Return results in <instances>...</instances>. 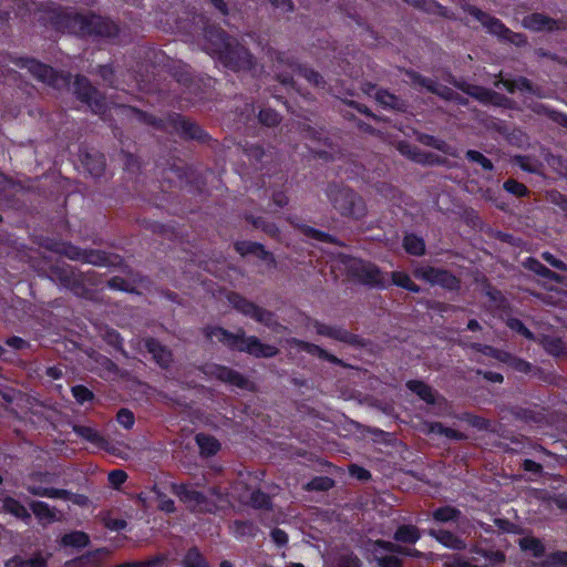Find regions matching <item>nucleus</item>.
Returning <instances> with one entry per match:
<instances>
[{
	"mask_svg": "<svg viewBox=\"0 0 567 567\" xmlns=\"http://www.w3.org/2000/svg\"><path fill=\"white\" fill-rule=\"evenodd\" d=\"M195 442L199 447V453L204 457L215 456L221 449L219 441L206 433H198L195 436Z\"/></svg>",
	"mask_w": 567,
	"mask_h": 567,
	"instance_id": "36",
	"label": "nucleus"
},
{
	"mask_svg": "<svg viewBox=\"0 0 567 567\" xmlns=\"http://www.w3.org/2000/svg\"><path fill=\"white\" fill-rule=\"evenodd\" d=\"M464 93L481 102L484 105L488 104L492 90L481 85L464 84L458 86Z\"/></svg>",
	"mask_w": 567,
	"mask_h": 567,
	"instance_id": "47",
	"label": "nucleus"
},
{
	"mask_svg": "<svg viewBox=\"0 0 567 567\" xmlns=\"http://www.w3.org/2000/svg\"><path fill=\"white\" fill-rule=\"evenodd\" d=\"M503 188L507 193L516 196V197H527L529 195V189L527 186L514 178H508L503 183Z\"/></svg>",
	"mask_w": 567,
	"mask_h": 567,
	"instance_id": "57",
	"label": "nucleus"
},
{
	"mask_svg": "<svg viewBox=\"0 0 567 567\" xmlns=\"http://www.w3.org/2000/svg\"><path fill=\"white\" fill-rule=\"evenodd\" d=\"M83 258V264H90L97 267L116 266L122 262V258L118 255L93 248L84 249Z\"/></svg>",
	"mask_w": 567,
	"mask_h": 567,
	"instance_id": "28",
	"label": "nucleus"
},
{
	"mask_svg": "<svg viewBox=\"0 0 567 567\" xmlns=\"http://www.w3.org/2000/svg\"><path fill=\"white\" fill-rule=\"evenodd\" d=\"M236 252L245 257L248 255H255L258 259L267 262L275 264L276 259L271 251L267 250L265 246L257 241L250 240H237L234 244Z\"/></svg>",
	"mask_w": 567,
	"mask_h": 567,
	"instance_id": "23",
	"label": "nucleus"
},
{
	"mask_svg": "<svg viewBox=\"0 0 567 567\" xmlns=\"http://www.w3.org/2000/svg\"><path fill=\"white\" fill-rule=\"evenodd\" d=\"M10 62L19 69L28 70L34 79L54 89H61L70 85V73H61L51 65L42 63L34 58L12 56L10 58Z\"/></svg>",
	"mask_w": 567,
	"mask_h": 567,
	"instance_id": "9",
	"label": "nucleus"
},
{
	"mask_svg": "<svg viewBox=\"0 0 567 567\" xmlns=\"http://www.w3.org/2000/svg\"><path fill=\"white\" fill-rule=\"evenodd\" d=\"M104 340L107 344L113 347L116 351H120L122 353L125 352L124 347H123L124 340H123L122 336L120 334V332H117L116 330H114V329L107 330L104 334Z\"/></svg>",
	"mask_w": 567,
	"mask_h": 567,
	"instance_id": "63",
	"label": "nucleus"
},
{
	"mask_svg": "<svg viewBox=\"0 0 567 567\" xmlns=\"http://www.w3.org/2000/svg\"><path fill=\"white\" fill-rule=\"evenodd\" d=\"M277 69L276 79L287 89L295 90L296 82L293 74H297L313 86H323L326 84L323 76L315 69L300 63L295 56L279 52L276 56Z\"/></svg>",
	"mask_w": 567,
	"mask_h": 567,
	"instance_id": "7",
	"label": "nucleus"
},
{
	"mask_svg": "<svg viewBox=\"0 0 567 567\" xmlns=\"http://www.w3.org/2000/svg\"><path fill=\"white\" fill-rule=\"evenodd\" d=\"M205 51L225 68L234 71H251L256 61L248 48L236 38L230 37L218 25L204 28Z\"/></svg>",
	"mask_w": 567,
	"mask_h": 567,
	"instance_id": "2",
	"label": "nucleus"
},
{
	"mask_svg": "<svg viewBox=\"0 0 567 567\" xmlns=\"http://www.w3.org/2000/svg\"><path fill=\"white\" fill-rule=\"evenodd\" d=\"M183 567H209V563L197 546L189 547L182 560Z\"/></svg>",
	"mask_w": 567,
	"mask_h": 567,
	"instance_id": "42",
	"label": "nucleus"
},
{
	"mask_svg": "<svg viewBox=\"0 0 567 567\" xmlns=\"http://www.w3.org/2000/svg\"><path fill=\"white\" fill-rule=\"evenodd\" d=\"M373 560L377 567H403L402 558L395 555H388L373 547Z\"/></svg>",
	"mask_w": 567,
	"mask_h": 567,
	"instance_id": "49",
	"label": "nucleus"
},
{
	"mask_svg": "<svg viewBox=\"0 0 567 567\" xmlns=\"http://www.w3.org/2000/svg\"><path fill=\"white\" fill-rule=\"evenodd\" d=\"M240 147L254 173H259L261 176L269 173L266 164L272 158L271 152L265 150L260 143H249L248 141L240 144Z\"/></svg>",
	"mask_w": 567,
	"mask_h": 567,
	"instance_id": "17",
	"label": "nucleus"
},
{
	"mask_svg": "<svg viewBox=\"0 0 567 567\" xmlns=\"http://www.w3.org/2000/svg\"><path fill=\"white\" fill-rule=\"evenodd\" d=\"M464 10L467 14L485 27L491 34L498 37L501 40H504L512 33V30L508 29L499 19L492 17L475 6L468 4Z\"/></svg>",
	"mask_w": 567,
	"mask_h": 567,
	"instance_id": "18",
	"label": "nucleus"
},
{
	"mask_svg": "<svg viewBox=\"0 0 567 567\" xmlns=\"http://www.w3.org/2000/svg\"><path fill=\"white\" fill-rule=\"evenodd\" d=\"M49 278L78 297L90 298L92 293L84 282V276L64 261L58 260L49 267Z\"/></svg>",
	"mask_w": 567,
	"mask_h": 567,
	"instance_id": "10",
	"label": "nucleus"
},
{
	"mask_svg": "<svg viewBox=\"0 0 567 567\" xmlns=\"http://www.w3.org/2000/svg\"><path fill=\"white\" fill-rule=\"evenodd\" d=\"M2 509L6 513H9L13 515L14 517L21 519V520H29L31 518V515L27 507L17 498L12 496H6L2 499Z\"/></svg>",
	"mask_w": 567,
	"mask_h": 567,
	"instance_id": "38",
	"label": "nucleus"
},
{
	"mask_svg": "<svg viewBox=\"0 0 567 567\" xmlns=\"http://www.w3.org/2000/svg\"><path fill=\"white\" fill-rule=\"evenodd\" d=\"M405 386L408 390H410L412 393L416 394L422 401H424L427 404H435V392L422 380H409L405 383Z\"/></svg>",
	"mask_w": 567,
	"mask_h": 567,
	"instance_id": "37",
	"label": "nucleus"
},
{
	"mask_svg": "<svg viewBox=\"0 0 567 567\" xmlns=\"http://www.w3.org/2000/svg\"><path fill=\"white\" fill-rule=\"evenodd\" d=\"M527 268L535 272L536 275L546 278V279H553L556 277V274L547 268L545 265H543L539 260H537L534 257H528L526 260Z\"/></svg>",
	"mask_w": 567,
	"mask_h": 567,
	"instance_id": "58",
	"label": "nucleus"
},
{
	"mask_svg": "<svg viewBox=\"0 0 567 567\" xmlns=\"http://www.w3.org/2000/svg\"><path fill=\"white\" fill-rule=\"evenodd\" d=\"M47 248L50 251L64 256L71 260L81 261L84 259V249L70 241H52Z\"/></svg>",
	"mask_w": 567,
	"mask_h": 567,
	"instance_id": "31",
	"label": "nucleus"
},
{
	"mask_svg": "<svg viewBox=\"0 0 567 567\" xmlns=\"http://www.w3.org/2000/svg\"><path fill=\"white\" fill-rule=\"evenodd\" d=\"M515 84H516L515 85L516 92L517 91L523 92V93L526 92V93H529V94L538 96V97L542 96L540 87L537 85H534L533 82L525 76L515 78Z\"/></svg>",
	"mask_w": 567,
	"mask_h": 567,
	"instance_id": "61",
	"label": "nucleus"
},
{
	"mask_svg": "<svg viewBox=\"0 0 567 567\" xmlns=\"http://www.w3.org/2000/svg\"><path fill=\"white\" fill-rule=\"evenodd\" d=\"M542 567H567V551L556 550L545 556Z\"/></svg>",
	"mask_w": 567,
	"mask_h": 567,
	"instance_id": "56",
	"label": "nucleus"
},
{
	"mask_svg": "<svg viewBox=\"0 0 567 567\" xmlns=\"http://www.w3.org/2000/svg\"><path fill=\"white\" fill-rule=\"evenodd\" d=\"M432 519L437 524H455L461 529V524L466 520L465 515L455 506H439L431 513Z\"/></svg>",
	"mask_w": 567,
	"mask_h": 567,
	"instance_id": "24",
	"label": "nucleus"
},
{
	"mask_svg": "<svg viewBox=\"0 0 567 567\" xmlns=\"http://www.w3.org/2000/svg\"><path fill=\"white\" fill-rule=\"evenodd\" d=\"M90 544V537L85 532L73 530L66 533L61 538V545L64 547L84 548Z\"/></svg>",
	"mask_w": 567,
	"mask_h": 567,
	"instance_id": "41",
	"label": "nucleus"
},
{
	"mask_svg": "<svg viewBox=\"0 0 567 567\" xmlns=\"http://www.w3.org/2000/svg\"><path fill=\"white\" fill-rule=\"evenodd\" d=\"M227 301L239 313L266 327L274 324L275 313L248 300L237 291L227 295Z\"/></svg>",
	"mask_w": 567,
	"mask_h": 567,
	"instance_id": "11",
	"label": "nucleus"
},
{
	"mask_svg": "<svg viewBox=\"0 0 567 567\" xmlns=\"http://www.w3.org/2000/svg\"><path fill=\"white\" fill-rule=\"evenodd\" d=\"M519 548L525 553H530L533 557L540 558L545 556L544 543L534 536H525L518 540Z\"/></svg>",
	"mask_w": 567,
	"mask_h": 567,
	"instance_id": "39",
	"label": "nucleus"
},
{
	"mask_svg": "<svg viewBox=\"0 0 567 567\" xmlns=\"http://www.w3.org/2000/svg\"><path fill=\"white\" fill-rule=\"evenodd\" d=\"M173 492L193 513L216 514L229 503L228 493L219 486L209 487L208 495L186 484L173 485Z\"/></svg>",
	"mask_w": 567,
	"mask_h": 567,
	"instance_id": "6",
	"label": "nucleus"
},
{
	"mask_svg": "<svg viewBox=\"0 0 567 567\" xmlns=\"http://www.w3.org/2000/svg\"><path fill=\"white\" fill-rule=\"evenodd\" d=\"M465 158L468 162L478 164L485 172L494 171L493 162L476 150H467L465 153Z\"/></svg>",
	"mask_w": 567,
	"mask_h": 567,
	"instance_id": "55",
	"label": "nucleus"
},
{
	"mask_svg": "<svg viewBox=\"0 0 567 567\" xmlns=\"http://www.w3.org/2000/svg\"><path fill=\"white\" fill-rule=\"evenodd\" d=\"M293 343L300 351H303L310 355L317 357L320 360H323L331 364L343 367V368L348 367L342 359L328 352L326 349L321 348L318 344H315L312 342H308L305 340H299V339H293Z\"/></svg>",
	"mask_w": 567,
	"mask_h": 567,
	"instance_id": "25",
	"label": "nucleus"
},
{
	"mask_svg": "<svg viewBox=\"0 0 567 567\" xmlns=\"http://www.w3.org/2000/svg\"><path fill=\"white\" fill-rule=\"evenodd\" d=\"M392 284L396 287L408 290L409 292L420 293L421 287L413 282L410 276L404 271H392L391 272Z\"/></svg>",
	"mask_w": 567,
	"mask_h": 567,
	"instance_id": "43",
	"label": "nucleus"
},
{
	"mask_svg": "<svg viewBox=\"0 0 567 567\" xmlns=\"http://www.w3.org/2000/svg\"><path fill=\"white\" fill-rule=\"evenodd\" d=\"M524 28L534 31H559L565 29V23L560 20L550 18L544 13L533 12L523 19Z\"/></svg>",
	"mask_w": 567,
	"mask_h": 567,
	"instance_id": "20",
	"label": "nucleus"
},
{
	"mask_svg": "<svg viewBox=\"0 0 567 567\" xmlns=\"http://www.w3.org/2000/svg\"><path fill=\"white\" fill-rule=\"evenodd\" d=\"M165 559L163 555H157L143 561H126L113 567H159L164 564Z\"/></svg>",
	"mask_w": 567,
	"mask_h": 567,
	"instance_id": "62",
	"label": "nucleus"
},
{
	"mask_svg": "<svg viewBox=\"0 0 567 567\" xmlns=\"http://www.w3.org/2000/svg\"><path fill=\"white\" fill-rule=\"evenodd\" d=\"M324 194L332 208L341 217L358 221L362 220L368 214V206L363 197L343 183H328Z\"/></svg>",
	"mask_w": 567,
	"mask_h": 567,
	"instance_id": "5",
	"label": "nucleus"
},
{
	"mask_svg": "<svg viewBox=\"0 0 567 567\" xmlns=\"http://www.w3.org/2000/svg\"><path fill=\"white\" fill-rule=\"evenodd\" d=\"M37 20L41 27L48 30L74 35L79 39L114 42L121 34L120 23L109 16L94 11L82 13L72 7L54 2L40 4Z\"/></svg>",
	"mask_w": 567,
	"mask_h": 567,
	"instance_id": "1",
	"label": "nucleus"
},
{
	"mask_svg": "<svg viewBox=\"0 0 567 567\" xmlns=\"http://www.w3.org/2000/svg\"><path fill=\"white\" fill-rule=\"evenodd\" d=\"M229 528L233 536L237 539L255 538L259 532L257 524L250 519H235Z\"/></svg>",
	"mask_w": 567,
	"mask_h": 567,
	"instance_id": "35",
	"label": "nucleus"
},
{
	"mask_svg": "<svg viewBox=\"0 0 567 567\" xmlns=\"http://www.w3.org/2000/svg\"><path fill=\"white\" fill-rule=\"evenodd\" d=\"M312 327L321 337H327L352 347L364 346V341L359 334H355L341 326H331L315 319L312 321Z\"/></svg>",
	"mask_w": 567,
	"mask_h": 567,
	"instance_id": "15",
	"label": "nucleus"
},
{
	"mask_svg": "<svg viewBox=\"0 0 567 567\" xmlns=\"http://www.w3.org/2000/svg\"><path fill=\"white\" fill-rule=\"evenodd\" d=\"M421 530L413 524H402L393 533V540L405 545H414L421 539Z\"/></svg>",
	"mask_w": 567,
	"mask_h": 567,
	"instance_id": "33",
	"label": "nucleus"
},
{
	"mask_svg": "<svg viewBox=\"0 0 567 567\" xmlns=\"http://www.w3.org/2000/svg\"><path fill=\"white\" fill-rule=\"evenodd\" d=\"M334 486V480L329 476H315L308 484L309 491L327 492Z\"/></svg>",
	"mask_w": 567,
	"mask_h": 567,
	"instance_id": "60",
	"label": "nucleus"
},
{
	"mask_svg": "<svg viewBox=\"0 0 567 567\" xmlns=\"http://www.w3.org/2000/svg\"><path fill=\"white\" fill-rule=\"evenodd\" d=\"M533 111L537 114H543L548 116L550 120L557 122L558 124L567 127V114L553 110L546 104L538 103L533 107Z\"/></svg>",
	"mask_w": 567,
	"mask_h": 567,
	"instance_id": "51",
	"label": "nucleus"
},
{
	"mask_svg": "<svg viewBox=\"0 0 567 567\" xmlns=\"http://www.w3.org/2000/svg\"><path fill=\"white\" fill-rule=\"evenodd\" d=\"M27 491L38 497L58 498L63 501H73L75 504H83L85 496L74 494L69 489L55 488V487H43L40 485L30 484L27 486Z\"/></svg>",
	"mask_w": 567,
	"mask_h": 567,
	"instance_id": "21",
	"label": "nucleus"
},
{
	"mask_svg": "<svg viewBox=\"0 0 567 567\" xmlns=\"http://www.w3.org/2000/svg\"><path fill=\"white\" fill-rule=\"evenodd\" d=\"M507 327L516 332L517 334L524 337L525 339L529 340V341H534L535 340V334L534 332L527 328L525 326V323L518 319V318H508L507 322H506Z\"/></svg>",
	"mask_w": 567,
	"mask_h": 567,
	"instance_id": "59",
	"label": "nucleus"
},
{
	"mask_svg": "<svg viewBox=\"0 0 567 567\" xmlns=\"http://www.w3.org/2000/svg\"><path fill=\"white\" fill-rule=\"evenodd\" d=\"M361 560L353 551L339 554L331 560V567H360Z\"/></svg>",
	"mask_w": 567,
	"mask_h": 567,
	"instance_id": "53",
	"label": "nucleus"
},
{
	"mask_svg": "<svg viewBox=\"0 0 567 567\" xmlns=\"http://www.w3.org/2000/svg\"><path fill=\"white\" fill-rule=\"evenodd\" d=\"M30 508L34 516L39 520L53 522L55 520V509L52 508L48 503L42 501H33L30 504Z\"/></svg>",
	"mask_w": 567,
	"mask_h": 567,
	"instance_id": "45",
	"label": "nucleus"
},
{
	"mask_svg": "<svg viewBox=\"0 0 567 567\" xmlns=\"http://www.w3.org/2000/svg\"><path fill=\"white\" fill-rule=\"evenodd\" d=\"M414 278L429 282L432 286H440L449 291H457L461 288V280L450 270L434 266H419L413 269Z\"/></svg>",
	"mask_w": 567,
	"mask_h": 567,
	"instance_id": "12",
	"label": "nucleus"
},
{
	"mask_svg": "<svg viewBox=\"0 0 567 567\" xmlns=\"http://www.w3.org/2000/svg\"><path fill=\"white\" fill-rule=\"evenodd\" d=\"M256 118L258 123L267 127H275L281 122V116L276 110L264 107L256 116L254 103H245L244 109L238 114V121L245 125H249V123L255 122Z\"/></svg>",
	"mask_w": 567,
	"mask_h": 567,
	"instance_id": "16",
	"label": "nucleus"
},
{
	"mask_svg": "<svg viewBox=\"0 0 567 567\" xmlns=\"http://www.w3.org/2000/svg\"><path fill=\"white\" fill-rule=\"evenodd\" d=\"M248 504L255 509L270 511L272 508V501L270 495L260 488L251 492Z\"/></svg>",
	"mask_w": 567,
	"mask_h": 567,
	"instance_id": "44",
	"label": "nucleus"
},
{
	"mask_svg": "<svg viewBox=\"0 0 567 567\" xmlns=\"http://www.w3.org/2000/svg\"><path fill=\"white\" fill-rule=\"evenodd\" d=\"M373 547L375 549L383 551L384 554L395 555L398 557H399V555L405 556V553H406V546H404V544L396 543V542H390V540H385V539L374 540Z\"/></svg>",
	"mask_w": 567,
	"mask_h": 567,
	"instance_id": "48",
	"label": "nucleus"
},
{
	"mask_svg": "<svg viewBox=\"0 0 567 567\" xmlns=\"http://www.w3.org/2000/svg\"><path fill=\"white\" fill-rule=\"evenodd\" d=\"M503 363L507 364L513 370L524 374H529L533 370V364L530 362L526 361L523 358L514 355L511 352L506 353Z\"/></svg>",
	"mask_w": 567,
	"mask_h": 567,
	"instance_id": "50",
	"label": "nucleus"
},
{
	"mask_svg": "<svg viewBox=\"0 0 567 567\" xmlns=\"http://www.w3.org/2000/svg\"><path fill=\"white\" fill-rule=\"evenodd\" d=\"M81 162L84 168L93 177H100L105 171V157L103 154L95 152H85L81 155Z\"/></svg>",
	"mask_w": 567,
	"mask_h": 567,
	"instance_id": "32",
	"label": "nucleus"
},
{
	"mask_svg": "<svg viewBox=\"0 0 567 567\" xmlns=\"http://www.w3.org/2000/svg\"><path fill=\"white\" fill-rule=\"evenodd\" d=\"M287 220L293 228L298 229L302 235H305L306 237H308L310 239H313V240H317L320 243H324V244L337 245V246L341 245V243L333 235H331L329 233L317 229V228L306 225V224L296 223L292 217H289Z\"/></svg>",
	"mask_w": 567,
	"mask_h": 567,
	"instance_id": "29",
	"label": "nucleus"
},
{
	"mask_svg": "<svg viewBox=\"0 0 567 567\" xmlns=\"http://www.w3.org/2000/svg\"><path fill=\"white\" fill-rule=\"evenodd\" d=\"M126 110L127 115L156 131L175 133L182 140L196 141L202 144H206L212 140L210 135L198 123L181 113L171 112L164 117H158L134 106H127Z\"/></svg>",
	"mask_w": 567,
	"mask_h": 567,
	"instance_id": "3",
	"label": "nucleus"
},
{
	"mask_svg": "<svg viewBox=\"0 0 567 567\" xmlns=\"http://www.w3.org/2000/svg\"><path fill=\"white\" fill-rule=\"evenodd\" d=\"M204 372L209 378L215 379L221 383L229 384L248 392L257 391V385L254 381L249 380L248 377L227 365L218 363L208 364L206 365Z\"/></svg>",
	"mask_w": 567,
	"mask_h": 567,
	"instance_id": "13",
	"label": "nucleus"
},
{
	"mask_svg": "<svg viewBox=\"0 0 567 567\" xmlns=\"http://www.w3.org/2000/svg\"><path fill=\"white\" fill-rule=\"evenodd\" d=\"M71 393L75 402L80 405H84L95 399L94 392L83 384H75L71 386Z\"/></svg>",
	"mask_w": 567,
	"mask_h": 567,
	"instance_id": "54",
	"label": "nucleus"
},
{
	"mask_svg": "<svg viewBox=\"0 0 567 567\" xmlns=\"http://www.w3.org/2000/svg\"><path fill=\"white\" fill-rule=\"evenodd\" d=\"M144 347L161 369L168 370L171 368L173 362V353L171 349L153 337L144 340Z\"/></svg>",
	"mask_w": 567,
	"mask_h": 567,
	"instance_id": "22",
	"label": "nucleus"
},
{
	"mask_svg": "<svg viewBox=\"0 0 567 567\" xmlns=\"http://www.w3.org/2000/svg\"><path fill=\"white\" fill-rule=\"evenodd\" d=\"M369 90L365 92L368 94L371 93V91L375 90L374 93V100L384 109V110H392V111H404L406 107L405 102L396 96L395 94L391 93L390 91L385 89H377L373 84H368Z\"/></svg>",
	"mask_w": 567,
	"mask_h": 567,
	"instance_id": "27",
	"label": "nucleus"
},
{
	"mask_svg": "<svg viewBox=\"0 0 567 567\" xmlns=\"http://www.w3.org/2000/svg\"><path fill=\"white\" fill-rule=\"evenodd\" d=\"M204 332L206 338H216L229 350L245 352L258 359H270L279 353L277 347L262 343L256 336H246L244 329L234 333L219 326H209L204 329Z\"/></svg>",
	"mask_w": 567,
	"mask_h": 567,
	"instance_id": "4",
	"label": "nucleus"
},
{
	"mask_svg": "<svg viewBox=\"0 0 567 567\" xmlns=\"http://www.w3.org/2000/svg\"><path fill=\"white\" fill-rule=\"evenodd\" d=\"M116 421L126 430H130L133 427L135 423V416L134 413L126 409L122 408L116 413Z\"/></svg>",
	"mask_w": 567,
	"mask_h": 567,
	"instance_id": "64",
	"label": "nucleus"
},
{
	"mask_svg": "<svg viewBox=\"0 0 567 567\" xmlns=\"http://www.w3.org/2000/svg\"><path fill=\"white\" fill-rule=\"evenodd\" d=\"M349 274L364 286L385 288L380 268L372 262L358 260L349 267Z\"/></svg>",
	"mask_w": 567,
	"mask_h": 567,
	"instance_id": "14",
	"label": "nucleus"
},
{
	"mask_svg": "<svg viewBox=\"0 0 567 567\" xmlns=\"http://www.w3.org/2000/svg\"><path fill=\"white\" fill-rule=\"evenodd\" d=\"M429 536L435 539L442 546L452 550H464L466 542L456 533L443 528H431L427 532Z\"/></svg>",
	"mask_w": 567,
	"mask_h": 567,
	"instance_id": "26",
	"label": "nucleus"
},
{
	"mask_svg": "<svg viewBox=\"0 0 567 567\" xmlns=\"http://www.w3.org/2000/svg\"><path fill=\"white\" fill-rule=\"evenodd\" d=\"M74 93L76 97L87 104L94 110L95 113H101L104 110V102L97 95V91L92 86L87 78L78 75L74 81Z\"/></svg>",
	"mask_w": 567,
	"mask_h": 567,
	"instance_id": "19",
	"label": "nucleus"
},
{
	"mask_svg": "<svg viewBox=\"0 0 567 567\" xmlns=\"http://www.w3.org/2000/svg\"><path fill=\"white\" fill-rule=\"evenodd\" d=\"M172 76L175 79V81L182 85L183 87L190 91V87L194 83L193 75L189 71L188 65H173L171 68Z\"/></svg>",
	"mask_w": 567,
	"mask_h": 567,
	"instance_id": "46",
	"label": "nucleus"
},
{
	"mask_svg": "<svg viewBox=\"0 0 567 567\" xmlns=\"http://www.w3.org/2000/svg\"><path fill=\"white\" fill-rule=\"evenodd\" d=\"M72 431L82 440L95 445L101 450H109V441L94 427L81 424H73Z\"/></svg>",
	"mask_w": 567,
	"mask_h": 567,
	"instance_id": "30",
	"label": "nucleus"
},
{
	"mask_svg": "<svg viewBox=\"0 0 567 567\" xmlns=\"http://www.w3.org/2000/svg\"><path fill=\"white\" fill-rule=\"evenodd\" d=\"M509 413L514 419L523 421L525 423H539L544 417L540 412L520 405L511 406Z\"/></svg>",
	"mask_w": 567,
	"mask_h": 567,
	"instance_id": "40",
	"label": "nucleus"
},
{
	"mask_svg": "<svg viewBox=\"0 0 567 567\" xmlns=\"http://www.w3.org/2000/svg\"><path fill=\"white\" fill-rule=\"evenodd\" d=\"M132 58L136 59V65L131 68L133 79L146 86V78L155 76V71L171 66V59L157 48L138 45L133 50Z\"/></svg>",
	"mask_w": 567,
	"mask_h": 567,
	"instance_id": "8",
	"label": "nucleus"
},
{
	"mask_svg": "<svg viewBox=\"0 0 567 567\" xmlns=\"http://www.w3.org/2000/svg\"><path fill=\"white\" fill-rule=\"evenodd\" d=\"M402 247L408 255L414 257H422L426 252L424 238L412 231L404 234L402 238Z\"/></svg>",
	"mask_w": 567,
	"mask_h": 567,
	"instance_id": "34",
	"label": "nucleus"
},
{
	"mask_svg": "<svg viewBox=\"0 0 567 567\" xmlns=\"http://www.w3.org/2000/svg\"><path fill=\"white\" fill-rule=\"evenodd\" d=\"M471 349L478 352V353H482L486 357H489V358H493V359H496L498 360L499 362H503L505 357H506V353L507 351L505 350H501V349H497L493 346H488V344H483V343H480V342H473L471 344Z\"/></svg>",
	"mask_w": 567,
	"mask_h": 567,
	"instance_id": "52",
	"label": "nucleus"
}]
</instances>
